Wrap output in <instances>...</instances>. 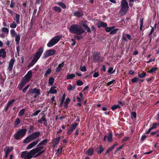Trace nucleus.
<instances>
[{
	"label": "nucleus",
	"mask_w": 159,
	"mask_h": 159,
	"mask_svg": "<svg viewBox=\"0 0 159 159\" xmlns=\"http://www.w3.org/2000/svg\"><path fill=\"white\" fill-rule=\"evenodd\" d=\"M69 31L73 34L80 35L84 32V29L80 25L77 24L71 25L69 29Z\"/></svg>",
	"instance_id": "f03ea898"
},
{
	"label": "nucleus",
	"mask_w": 159,
	"mask_h": 159,
	"mask_svg": "<svg viewBox=\"0 0 159 159\" xmlns=\"http://www.w3.org/2000/svg\"><path fill=\"white\" fill-rule=\"evenodd\" d=\"M48 141V139H45L44 140H43L39 143L37 145L38 147H40L41 146V145H45L47 143Z\"/></svg>",
	"instance_id": "4be33fe9"
},
{
	"label": "nucleus",
	"mask_w": 159,
	"mask_h": 159,
	"mask_svg": "<svg viewBox=\"0 0 159 159\" xmlns=\"http://www.w3.org/2000/svg\"><path fill=\"white\" fill-rule=\"evenodd\" d=\"M14 20H16V22L17 24H18L20 20V15L18 14H16L15 16V19Z\"/></svg>",
	"instance_id": "c9c22d12"
},
{
	"label": "nucleus",
	"mask_w": 159,
	"mask_h": 159,
	"mask_svg": "<svg viewBox=\"0 0 159 159\" xmlns=\"http://www.w3.org/2000/svg\"><path fill=\"white\" fill-rule=\"evenodd\" d=\"M52 9L53 10L55 11L56 12H60L61 11V8L55 6L53 7Z\"/></svg>",
	"instance_id": "473e14b6"
},
{
	"label": "nucleus",
	"mask_w": 159,
	"mask_h": 159,
	"mask_svg": "<svg viewBox=\"0 0 159 159\" xmlns=\"http://www.w3.org/2000/svg\"><path fill=\"white\" fill-rule=\"evenodd\" d=\"M10 34L13 37H15L17 35L15 30L13 29L10 30Z\"/></svg>",
	"instance_id": "a19ab883"
},
{
	"label": "nucleus",
	"mask_w": 159,
	"mask_h": 159,
	"mask_svg": "<svg viewBox=\"0 0 159 159\" xmlns=\"http://www.w3.org/2000/svg\"><path fill=\"white\" fill-rule=\"evenodd\" d=\"M97 25L98 28L106 27L107 25L106 23L100 21H99L97 22Z\"/></svg>",
	"instance_id": "f3484780"
},
{
	"label": "nucleus",
	"mask_w": 159,
	"mask_h": 159,
	"mask_svg": "<svg viewBox=\"0 0 159 159\" xmlns=\"http://www.w3.org/2000/svg\"><path fill=\"white\" fill-rule=\"evenodd\" d=\"M26 132V129H20L14 134V137L16 139L18 140L23 137L25 134Z\"/></svg>",
	"instance_id": "423d86ee"
},
{
	"label": "nucleus",
	"mask_w": 159,
	"mask_h": 159,
	"mask_svg": "<svg viewBox=\"0 0 159 159\" xmlns=\"http://www.w3.org/2000/svg\"><path fill=\"white\" fill-rule=\"evenodd\" d=\"M55 79L52 77H50L48 79V84L50 85H52L54 82Z\"/></svg>",
	"instance_id": "72a5a7b5"
},
{
	"label": "nucleus",
	"mask_w": 159,
	"mask_h": 159,
	"mask_svg": "<svg viewBox=\"0 0 159 159\" xmlns=\"http://www.w3.org/2000/svg\"><path fill=\"white\" fill-rule=\"evenodd\" d=\"M157 69L158 68L157 67H153L148 70V72L150 73H152L155 71L157 70Z\"/></svg>",
	"instance_id": "49530a36"
},
{
	"label": "nucleus",
	"mask_w": 159,
	"mask_h": 159,
	"mask_svg": "<svg viewBox=\"0 0 159 159\" xmlns=\"http://www.w3.org/2000/svg\"><path fill=\"white\" fill-rule=\"evenodd\" d=\"M27 82H26L23 79L20 82L19 84L18 88L20 90H21V89L24 87V86L26 84Z\"/></svg>",
	"instance_id": "dca6fc26"
},
{
	"label": "nucleus",
	"mask_w": 159,
	"mask_h": 159,
	"mask_svg": "<svg viewBox=\"0 0 159 159\" xmlns=\"http://www.w3.org/2000/svg\"><path fill=\"white\" fill-rule=\"evenodd\" d=\"M74 15L78 17H81L83 16V13L81 11H75L74 13Z\"/></svg>",
	"instance_id": "aec40b11"
},
{
	"label": "nucleus",
	"mask_w": 159,
	"mask_h": 159,
	"mask_svg": "<svg viewBox=\"0 0 159 159\" xmlns=\"http://www.w3.org/2000/svg\"><path fill=\"white\" fill-rule=\"evenodd\" d=\"M43 148V146L39 147L31 150L29 152L26 151L23 152L21 154V158L25 159H30L33 157H37L44 152V150L41 151Z\"/></svg>",
	"instance_id": "f257e3e1"
},
{
	"label": "nucleus",
	"mask_w": 159,
	"mask_h": 159,
	"mask_svg": "<svg viewBox=\"0 0 159 159\" xmlns=\"http://www.w3.org/2000/svg\"><path fill=\"white\" fill-rule=\"evenodd\" d=\"M73 131L74 130L71 127H69L68 129L67 134H71Z\"/></svg>",
	"instance_id": "4d7b16f0"
},
{
	"label": "nucleus",
	"mask_w": 159,
	"mask_h": 159,
	"mask_svg": "<svg viewBox=\"0 0 159 159\" xmlns=\"http://www.w3.org/2000/svg\"><path fill=\"white\" fill-rule=\"evenodd\" d=\"M93 152V148H91L88 149L86 152V154L87 155L91 156L92 155Z\"/></svg>",
	"instance_id": "5701e85b"
},
{
	"label": "nucleus",
	"mask_w": 159,
	"mask_h": 159,
	"mask_svg": "<svg viewBox=\"0 0 159 159\" xmlns=\"http://www.w3.org/2000/svg\"><path fill=\"white\" fill-rule=\"evenodd\" d=\"M55 52L56 51L54 49H51L47 50L44 53L43 58H45L51 56L54 54Z\"/></svg>",
	"instance_id": "6e6552de"
},
{
	"label": "nucleus",
	"mask_w": 159,
	"mask_h": 159,
	"mask_svg": "<svg viewBox=\"0 0 159 159\" xmlns=\"http://www.w3.org/2000/svg\"><path fill=\"white\" fill-rule=\"evenodd\" d=\"M75 88V86L74 85H70L68 89L69 92L73 90Z\"/></svg>",
	"instance_id": "09e8293b"
},
{
	"label": "nucleus",
	"mask_w": 159,
	"mask_h": 159,
	"mask_svg": "<svg viewBox=\"0 0 159 159\" xmlns=\"http://www.w3.org/2000/svg\"><path fill=\"white\" fill-rule=\"evenodd\" d=\"M83 84V82L81 80H79L76 81V84L78 86H81Z\"/></svg>",
	"instance_id": "5fc2aeb1"
},
{
	"label": "nucleus",
	"mask_w": 159,
	"mask_h": 159,
	"mask_svg": "<svg viewBox=\"0 0 159 159\" xmlns=\"http://www.w3.org/2000/svg\"><path fill=\"white\" fill-rule=\"evenodd\" d=\"M64 62L63 61L58 65L57 67L55 69L56 73H58L62 71V68L64 65Z\"/></svg>",
	"instance_id": "f8f14e48"
},
{
	"label": "nucleus",
	"mask_w": 159,
	"mask_h": 159,
	"mask_svg": "<svg viewBox=\"0 0 159 159\" xmlns=\"http://www.w3.org/2000/svg\"><path fill=\"white\" fill-rule=\"evenodd\" d=\"M80 97L77 96L76 98L78 102H80L83 100V95L81 92L79 93Z\"/></svg>",
	"instance_id": "cd10ccee"
},
{
	"label": "nucleus",
	"mask_w": 159,
	"mask_h": 159,
	"mask_svg": "<svg viewBox=\"0 0 159 159\" xmlns=\"http://www.w3.org/2000/svg\"><path fill=\"white\" fill-rule=\"evenodd\" d=\"M6 53L5 50L2 48L0 50V57H2V58H4L6 57Z\"/></svg>",
	"instance_id": "6ab92c4d"
},
{
	"label": "nucleus",
	"mask_w": 159,
	"mask_h": 159,
	"mask_svg": "<svg viewBox=\"0 0 159 159\" xmlns=\"http://www.w3.org/2000/svg\"><path fill=\"white\" fill-rule=\"evenodd\" d=\"M113 67H110L108 70V72L111 74H113L114 73L115 70H113Z\"/></svg>",
	"instance_id": "8fccbe9b"
},
{
	"label": "nucleus",
	"mask_w": 159,
	"mask_h": 159,
	"mask_svg": "<svg viewBox=\"0 0 159 159\" xmlns=\"http://www.w3.org/2000/svg\"><path fill=\"white\" fill-rule=\"evenodd\" d=\"M120 106L119 105H115L111 107V109L112 110L114 111L118 108H120Z\"/></svg>",
	"instance_id": "a18cd8bd"
},
{
	"label": "nucleus",
	"mask_w": 159,
	"mask_h": 159,
	"mask_svg": "<svg viewBox=\"0 0 159 159\" xmlns=\"http://www.w3.org/2000/svg\"><path fill=\"white\" fill-rule=\"evenodd\" d=\"M46 121L45 116H43L41 117V119L38 120V122L40 123H43V122H45Z\"/></svg>",
	"instance_id": "79ce46f5"
},
{
	"label": "nucleus",
	"mask_w": 159,
	"mask_h": 159,
	"mask_svg": "<svg viewBox=\"0 0 159 159\" xmlns=\"http://www.w3.org/2000/svg\"><path fill=\"white\" fill-rule=\"evenodd\" d=\"M118 145L117 143H116L114 144L113 145H112L110 148H109L105 152V154L106 155L109 152H111L114 149L115 147L116 146H117Z\"/></svg>",
	"instance_id": "a211bd4d"
},
{
	"label": "nucleus",
	"mask_w": 159,
	"mask_h": 159,
	"mask_svg": "<svg viewBox=\"0 0 159 159\" xmlns=\"http://www.w3.org/2000/svg\"><path fill=\"white\" fill-rule=\"evenodd\" d=\"M40 133L39 132L37 131L33 133L30 135L33 140L37 138L40 136Z\"/></svg>",
	"instance_id": "4468645a"
},
{
	"label": "nucleus",
	"mask_w": 159,
	"mask_h": 159,
	"mask_svg": "<svg viewBox=\"0 0 159 159\" xmlns=\"http://www.w3.org/2000/svg\"><path fill=\"white\" fill-rule=\"evenodd\" d=\"M15 37V41L16 44H18L19 43L20 40V36L19 34H17Z\"/></svg>",
	"instance_id": "c85d7f7f"
},
{
	"label": "nucleus",
	"mask_w": 159,
	"mask_h": 159,
	"mask_svg": "<svg viewBox=\"0 0 159 159\" xmlns=\"http://www.w3.org/2000/svg\"><path fill=\"white\" fill-rule=\"evenodd\" d=\"M62 37L61 35H57L54 37L47 43V46L48 47H51L55 45L59 42Z\"/></svg>",
	"instance_id": "20e7f679"
},
{
	"label": "nucleus",
	"mask_w": 159,
	"mask_h": 159,
	"mask_svg": "<svg viewBox=\"0 0 159 159\" xmlns=\"http://www.w3.org/2000/svg\"><path fill=\"white\" fill-rule=\"evenodd\" d=\"M70 99L69 98H68L66 99L65 102V105L64 106V107L65 108H66L68 107V104L69 102H70Z\"/></svg>",
	"instance_id": "37998d69"
},
{
	"label": "nucleus",
	"mask_w": 159,
	"mask_h": 159,
	"mask_svg": "<svg viewBox=\"0 0 159 159\" xmlns=\"http://www.w3.org/2000/svg\"><path fill=\"white\" fill-rule=\"evenodd\" d=\"M121 8L120 13L122 15H125L127 12L129 8L128 3L126 0H122L121 2Z\"/></svg>",
	"instance_id": "39448f33"
},
{
	"label": "nucleus",
	"mask_w": 159,
	"mask_h": 159,
	"mask_svg": "<svg viewBox=\"0 0 159 159\" xmlns=\"http://www.w3.org/2000/svg\"><path fill=\"white\" fill-rule=\"evenodd\" d=\"M124 146V144L122 145L121 146L119 147L118 148H116L114 152V154H116L117 152L119 151Z\"/></svg>",
	"instance_id": "052dcab7"
},
{
	"label": "nucleus",
	"mask_w": 159,
	"mask_h": 159,
	"mask_svg": "<svg viewBox=\"0 0 159 159\" xmlns=\"http://www.w3.org/2000/svg\"><path fill=\"white\" fill-rule=\"evenodd\" d=\"M33 141L30 135L26 137L24 140V143H28L30 141Z\"/></svg>",
	"instance_id": "393cba45"
},
{
	"label": "nucleus",
	"mask_w": 159,
	"mask_h": 159,
	"mask_svg": "<svg viewBox=\"0 0 159 159\" xmlns=\"http://www.w3.org/2000/svg\"><path fill=\"white\" fill-rule=\"evenodd\" d=\"M25 109L24 108H22L20 110L18 113V116H23L25 111Z\"/></svg>",
	"instance_id": "7c9ffc66"
},
{
	"label": "nucleus",
	"mask_w": 159,
	"mask_h": 159,
	"mask_svg": "<svg viewBox=\"0 0 159 159\" xmlns=\"http://www.w3.org/2000/svg\"><path fill=\"white\" fill-rule=\"evenodd\" d=\"M80 70L82 72L86 71L87 70L86 66H80Z\"/></svg>",
	"instance_id": "13d9d810"
},
{
	"label": "nucleus",
	"mask_w": 159,
	"mask_h": 159,
	"mask_svg": "<svg viewBox=\"0 0 159 159\" xmlns=\"http://www.w3.org/2000/svg\"><path fill=\"white\" fill-rule=\"evenodd\" d=\"M104 150V148L102 147V145H100L99 146V149H97L96 151L97 152L98 154H101L102 152H103Z\"/></svg>",
	"instance_id": "a878e982"
},
{
	"label": "nucleus",
	"mask_w": 159,
	"mask_h": 159,
	"mask_svg": "<svg viewBox=\"0 0 159 159\" xmlns=\"http://www.w3.org/2000/svg\"><path fill=\"white\" fill-rule=\"evenodd\" d=\"M29 92L30 93H35L37 95H40V94L39 89H37L36 88L30 89Z\"/></svg>",
	"instance_id": "ddd939ff"
},
{
	"label": "nucleus",
	"mask_w": 159,
	"mask_h": 159,
	"mask_svg": "<svg viewBox=\"0 0 159 159\" xmlns=\"http://www.w3.org/2000/svg\"><path fill=\"white\" fill-rule=\"evenodd\" d=\"M143 18H141L140 20V30H142V28L143 27Z\"/></svg>",
	"instance_id": "3c124183"
},
{
	"label": "nucleus",
	"mask_w": 159,
	"mask_h": 159,
	"mask_svg": "<svg viewBox=\"0 0 159 159\" xmlns=\"http://www.w3.org/2000/svg\"><path fill=\"white\" fill-rule=\"evenodd\" d=\"M43 51V48L42 47L39 48L34 55V57L28 67H31L33 66L40 58Z\"/></svg>",
	"instance_id": "7ed1b4c3"
},
{
	"label": "nucleus",
	"mask_w": 159,
	"mask_h": 159,
	"mask_svg": "<svg viewBox=\"0 0 159 159\" xmlns=\"http://www.w3.org/2000/svg\"><path fill=\"white\" fill-rule=\"evenodd\" d=\"M57 92V91L56 89H52V88H50L49 91L48 92V94H55Z\"/></svg>",
	"instance_id": "bb28decb"
},
{
	"label": "nucleus",
	"mask_w": 159,
	"mask_h": 159,
	"mask_svg": "<svg viewBox=\"0 0 159 159\" xmlns=\"http://www.w3.org/2000/svg\"><path fill=\"white\" fill-rule=\"evenodd\" d=\"M115 28L114 26L111 27H106L105 28V30L107 32H110V34H116L119 30L118 29H114Z\"/></svg>",
	"instance_id": "0eeeda50"
},
{
	"label": "nucleus",
	"mask_w": 159,
	"mask_h": 159,
	"mask_svg": "<svg viewBox=\"0 0 159 159\" xmlns=\"http://www.w3.org/2000/svg\"><path fill=\"white\" fill-rule=\"evenodd\" d=\"M17 24L15 21H13L12 23L10 25V26L11 28H15L16 27Z\"/></svg>",
	"instance_id": "f704fd0d"
},
{
	"label": "nucleus",
	"mask_w": 159,
	"mask_h": 159,
	"mask_svg": "<svg viewBox=\"0 0 159 159\" xmlns=\"http://www.w3.org/2000/svg\"><path fill=\"white\" fill-rule=\"evenodd\" d=\"M99 75L98 73V72H95L93 75V76L94 78H96L98 77Z\"/></svg>",
	"instance_id": "774afa93"
},
{
	"label": "nucleus",
	"mask_w": 159,
	"mask_h": 159,
	"mask_svg": "<svg viewBox=\"0 0 159 159\" xmlns=\"http://www.w3.org/2000/svg\"><path fill=\"white\" fill-rule=\"evenodd\" d=\"M15 101V99H13L11 100V101L8 102L7 103L8 105L10 106L11 104H12L13 102H14Z\"/></svg>",
	"instance_id": "bf43d9fd"
},
{
	"label": "nucleus",
	"mask_w": 159,
	"mask_h": 159,
	"mask_svg": "<svg viewBox=\"0 0 159 159\" xmlns=\"http://www.w3.org/2000/svg\"><path fill=\"white\" fill-rule=\"evenodd\" d=\"M62 148L61 147L60 148H58L57 150V153L60 154L62 152Z\"/></svg>",
	"instance_id": "338daca9"
},
{
	"label": "nucleus",
	"mask_w": 159,
	"mask_h": 159,
	"mask_svg": "<svg viewBox=\"0 0 159 159\" xmlns=\"http://www.w3.org/2000/svg\"><path fill=\"white\" fill-rule=\"evenodd\" d=\"M20 120L19 118H17L15 121L14 125L15 127H17L20 123Z\"/></svg>",
	"instance_id": "58836bf2"
},
{
	"label": "nucleus",
	"mask_w": 159,
	"mask_h": 159,
	"mask_svg": "<svg viewBox=\"0 0 159 159\" xmlns=\"http://www.w3.org/2000/svg\"><path fill=\"white\" fill-rule=\"evenodd\" d=\"M61 138L60 137H59L54 139L52 143H55V144H57L60 140Z\"/></svg>",
	"instance_id": "c756f323"
},
{
	"label": "nucleus",
	"mask_w": 159,
	"mask_h": 159,
	"mask_svg": "<svg viewBox=\"0 0 159 159\" xmlns=\"http://www.w3.org/2000/svg\"><path fill=\"white\" fill-rule=\"evenodd\" d=\"M115 80L114 79H113L111 81H109L107 83V85L108 86H109L112 84L115 83Z\"/></svg>",
	"instance_id": "6e6d98bb"
},
{
	"label": "nucleus",
	"mask_w": 159,
	"mask_h": 159,
	"mask_svg": "<svg viewBox=\"0 0 159 159\" xmlns=\"http://www.w3.org/2000/svg\"><path fill=\"white\" fill-rule=\"evenodd\" d=\"M139 80V78L137 77H134L132 79V82L133 83H135L137 81H138Z\"/></svg>",
	"instance_id": "680f3d73"
},
{
	"label": "nucleus",
	"mask_w": 159,
	"mask_h": 159,
	"mask_svg": "<svg viewBox=\"0 0 159 159\" xmlns=\"http://www.w3.org/2000/svg\"><path fill=\"white\" fill-rule=\"evenodd\" d=\"M94 57V61L96 62L100 60V57L99 56V54L98 53L96 52L93 55Z\"/></svg>",
	"instance_id": "412c9836"
},
{
	"label": "nucleus",
	"mask_w": 159,
	"mask_h": 159,
	"mask_svg": "<svg viewBox=\"0 0 159 159\" xmlns=\"http://www.w3.org/2000/svg\"><path fill=\"white\" fill-rule=\"evenodd\" d=\"M57 4L60 6L63 9H65L66 8V6L63 3L61 2H58L57 3Z\"/></svg>",
	"instance_id": "4c0bfd02"
},
{
	"label": "nucleus",
	"mask_w": 159,
	"mask_h": 159,
	"mask_svg": "<svg viewBox=\"0 0 159 159\" xmlns=\"http://www.w3.org/2000/svg\"><path fill=\"white\" fill-rule=\"evenodd\" d=\"M107 136V140L109 142H111L112 138V134L111 133H108Z\"/></svg>",
	"instance_id": "b1692460"
},
{
	"label": "nucleus",
	"mask_w": 159,
	"mask_h": 159,
	"mask_svg": "<svg viewBox=\"0 0 159 159\" xmlns=\"http://www.w3.org/2000/svg\"><path fill=\"white\" fill-rule=\"evenodd\" d=\"M52 70L50 68H48L46 71L45 74H44V76H46L47 75H49L51 72Z\"/></svg>",
	"instance_id": "de8ad7c7"
},
{
	"label": "nucleus",
	"mask_w": 159,
	"mask_h": 159,
	"mask_svg": "<svg viewBox=\"0 0 159 159\" xmlns=\"http://www.w3.org/2000/svg\"><path fill=\"white\" fill-rule=\"evenodd\" d=\"M15 62V58H13L11 59L9 63V65L7 67V70L9 71H11Z\"/></svg>",
	"instance_id": "9b49d317"
},
{
	"label": "nucleus",
	"mask_w": 159,
	"mask_h": 159,
	"mask_svg": "<svg viewBox=\"0 0 159 159\" xmlns=\"http://www.w3.org/2000/svg\"><path fill=\"white\" fill-rule=\"evenodd\" d=\"M30 86V84L26 85L25 87L23 89V90H22L23 92V93H25L26 92V90L27 89H28Z\"/></svg>",
	"instance_id": "e2e57ef3"
},
{
	"label": "nucleus",
	"mask_w": 159,
	"mask_h": 159,
	"mask_svg": "<svg viewBox=\"0 0 159 159\" xmlns=\"http://www.w3.org/2000/svg\"><path fill=\"white\" fill-rule=\"evenodd\" d=\"M13 149V148L12 146H6L4 149V152L7 153L9 154L10 153Z\"/></svg>",
	"instance_id": "2eb2a0df"
},
{
	"label": "nucleus",
	"mask_w": 159,
	"mask_h": 159,
	"mask_svg": "<svg viewBox=\"0 0 159 159\" xmlns=\"http://www.w3.org/2000/svg\"><path fill=\"white\" fill-rule=\"evenodd\" d=\"M78 125V123H76L72 124L71 128L74 130L76 129V127Z\"/></svg>",
	"instance_id": "864d4df0"
},
{
	"label": "nucleus",
	"mask_w": 159,
	"mask_h": 159,
	"mask_svg": "<svg viewBox=\"0 0 159 159\" xmlns=\"http://www.w3.org/2000/svg\"><path fill=\"white\" fill-rule=\"evenodd\" d=\"M32 73L31 70L29 71L25 75L24 78L23 79V80L27 82H29L32 77Z\"/></svg>",
	"instance_id": "1a4fd4ad"
},
{
	"label": "nucleus",
	"mask_w": 159,
	"mask_h": 159,
	"mask_svg": "<svg viewBox=\"0 0 159 159\" xmlns=\"http://www.w3.org/2000/svg\"><path fill=\"white\" fill-rule=\"evenodd\" d=\"M146 72H143L140 74H139L138 76L139 78H142L145 77L146 75Z\"/></svg>",
	"instance_id": "c03bdc74"
},
{
	"label": "nucleus",
	"mask_w": 159,
	"mask_h": 159,
	"mask_svg": "<svg viewBox=\"0 0 159 159\" xmlns=\"http://www.w3.org/2000/svg\"><path fill=\"white\" fill-rule=\"evenodd\" d=\"M40 139H38L32 142L27 146L26 148V149L29 150L33 148L38 143Z\"/></svg>",
	"instance_id": "9d476101"
},
{
	"label": "nucleus",
	"mask_w": 159,
	"mask_h": 159,
	"mask_svg": "<svg viewBox=\"0 0 159 159\" xmlns=\"http://www.w3.org/2000/svg\"><path fill=\"white\" fill-rule=\"evenodd\" d=\"M65 98H66V95H65V94L64 93L63 94L62 98H61V100L60 104H59L60 107H61L65 99Z\"/></svg>",
	"instance_id": "e433bc0d"
},
{
	"label": "nucleus",
	"mask_w": 159,
	"mask_h": 159,
	"mask_svg": "<svg viewBox=\"0 0 159 159\" xmlns=\"http://www.w3.org/2000/svg\"><path fill=\"white\" fill-rule=\"evenodd\" d=\"M75 77V75L74 74H69L66 76L67 80H70L73 79Z\"/></svg>",
	"instance_id": "2f4dec72"
},
{
	"label": "nucleus",
	"mask_w": 159,
	"mask_h": 159,
	"mask_svg": "<svg viewBox=\"0 0 159 159\" xmlns=\"http://www.w3.org/2000/svg\"><path fill=\"white\" fill-rule=\"evenodd\" d=\"M40 110H39L36 111L34 112L32 114V115H31V116L33 117L34 116H36L40 112Z\"/></svg>",
	"instance_id": "603ef678"
},
{
	"label": "nucleus",
	"mask_w": 159,
	"mask_h": 159,
	"mask_svg": "<svg viewBox=\"0 0 159 159\" xmlns=\"http://www.w3.org/2000/svg\"><path fill=\"white\" fill-rule=\"evenodd\" d=\"M2 31L3 32H4L6 35H7L9 33V30L6 27H3L2 28Z\"/></svg>",
	"instance_id": "ea45409f"
},
{
	"label": "nucleus",
	"mask_w": 159,
	"mask_h": 159,
	"mask_svg": "<svg viewBox=\"0 0 159 159\" xmlns=\"http://www.w3.org/2000/svg\"><path fill=\"white\" fill-rule=\"evenodd\" d=\"M157 123H154L152 124V126L151 127L152 128V129L155 128L157 127Z\"/></svg>",
	"instance_id": "69168bd1"
},
{
	"label": "nucleus",
	"mask_w": 159,
	"mask_h": 159,
	"mask_svg": "<svg viewBox=\"0 0 159 159\" xmlns=\"http://www.w3.org/2000/svg\"><path fill=\"white\" fill-rule=\"evenodd\" d=\"M7 35H6L5 33H2L0 34V36L2 38H4Z\"/></svg>",
	"instance_id": "0e129e2a"
}]
</instances>
